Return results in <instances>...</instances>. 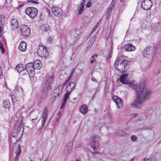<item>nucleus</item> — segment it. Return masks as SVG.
Returning a JSON list of instances; mask_svg holds the SVG:
<instances>
[{"label": "nucleus", "mask_w": 161, "mask_h": 161, "mask_svg": "<svg viewBox=\"0 0 161 161\" xmlns=\"http://www.w3.org/2000/svg\"><path fill=\"white\" fill-rule=\"evenodd\" d=\"M61 113L60 112H59L58 113V115H60V114Z\"/></svg>", "instance_id": "nucleus-60"}, {"label": "nucleus", "mask_w": 161, "mask_h": 161, "mask_svg": "<svg viewBox=\"0 0 161 161\" xmlns=\"http://www.w3.org/2000/svg\"><path fill=\"white\" fill-rule=\"evenodd\" d=\"M44 161H48V160L47 159H46V160H45Z\"/></svg>", "instance_id": "nucleus-61"}, {"label": "nucleus", "mask_w": 161, "mask_h": 161, "mask_svg": "<svg viewBox=\"0 0 161 161\" xmlns=\"http://www.w3.org/2000/svg\"><path fill=\"white\" fill-rule=\"evenodd\" d=\"M116 3V0H112L109 6L106 13V19H108L111 12L115 7Z\"/></svg>", "instance_id": "nucleus-13"}, {"label": "nucleus", "mask_w": 161, "mask_h": 161, "mask_svg": "<svg viewBox=\"0 0 161 161\" xmlns=\"http://www.w3.org/2000/svg\"><path fill=\"white\" fill-rule=\"evenodd\" d=\"M134 159V158H131L130 160L126 161H133Z\"/></svg>", "instance_id": "nucleus-55"}, {"label": "nucleus", "mask_w": 161, "mask_h": 161, "mask_svg": "<svg viewBox=\"0 0 161 161\" xmlns=\"http://www.w3.org/2000/svg\"><path fill=\"white\" fill-rule=\"evenodd\" d=\"M0 50L3 54L5 52V49L3 47V45L2 43L0 42Z\"/></svg>", "instance_id": "nucleus-38"}, {"label": "nucleus", "mask_w": 161, "mask_h": 161, "mask_svg": "<svg viewBox=\"0 0 161 161\" xmlns=\"http://www.w3.org/2000/svg\"><path fill=\"white\" fill-rule=\"evenodd\" d=\"M52 12L56 16H59L61 15L62 12L59 8L57 7H53L52 8Z\"/></svg>", "instance_id": "nucleus-16"}, {"label": "nucleus", "mask_w": 161, "mask_h": 161, "mask_svg": "<svg viewBox=\"0 0 161 161\" xmlns=\"http://www.w3.org/2000/svg\"><path fill=\"white\" fill-rule=\"evenodd\" d=\"M47 12H48V16H49V17H50V12H49V11L48 10V9H47Z\"/></svg>", "instance_id": "nucleus-54"}, {"label": "nucleus", "mask_w": 161, "mask_h": 161, "mask_svg": "<svg viewBox=\"0 0 161 161\" xmlns=\"http://www.w3.org/2000/svg\"><path fill=\"white\" fill-rule=\"evenodd\" d=\"M120 2H122L125 1V0H119Z\"/></svg>", "instance_id": "nucleus-57"}, {"label": "nucleus", "mask_w": 161, "mask_h": 161, "mask_svg": "<svg viewBox=\"0 0 161 161\" xmlns=\"http://www.w3.org/2000/svg\"><path fill=\"white\" fill-rule=\"evenodd\" d=\"M20 92L21 93H22L23 92V89L21 87L20 88Z\"/></svg>", "instance_id": "nucleus-53"}, {"label": "nucleus", "mask_w": 161, "mask_h": 161, "mask_svg": "<svg viewBox=\"0 0 161 161\" xmlns=\"http://www.w3.org/2000/svg\"><path fill=\"white\" fill-rule=\"evenodd\" d=\"M75 86V84L72 82H69L67 84L66 88L67 92L64 95L63 99V102L60 107L61 109L63 108L65 106L67 101L69 98V96L70 93L74 89Z\"/></svg>", "instance_id": "nucleus-3"}, {"label": "nucleus", "mask_w": 161, "mask_h": 161, "mask_svg": "<svg viewBox=\"0 0 161 161\" xmlns=\"http://www.w3.org/2000/svg\"><path fill=\"white\" fill-rule=\"evenodd\" d=\"M2 19H5L3 15L0 14V20H1Z\"/></svg>", "instance_id": "nucleus-47"}, {"label": "nucleus", "mask_w": 161, "mask_h": 161, "mask_svg": "<svg viewBox=\"0 0 161 161\" xmlns=\"http://www.w3.org/2000/svg\"><path fill=\"white\" fill-rule=\"evenodd\" d=\"M15 90H16V92H17V93H17V94H18V91H19V87H18L17 86H15Z\"/></svg>", "instance_id": "nucleus-50"}, {"label": "nucleus", "mask_w": 161, "mask_h": 161, "mask_svg": "<svg viewBox=\"0 0 161 161\" xmlns=\"http://www.w3.org/2000/svg\"><path fill=\"white\" fill-rule=\"evenodd\" d=\"M53 41V38L50 37H49L47 39V42L49 43H50L51 42H52Z\"/></svg>", "instance_id": "nucleus-41"}, {"label": "nucleus", "mask_w": 161, "mask_h": 161, "mask_svg": "<svg viewBox=\"0 0 161 161\" xmlns=\"http://www.w3.org/2000/svg\"><path fill=\"white\" fill-rule=\"evenodd\" d=\"M25 66L22 64H19L16 67V69L19 73L25 70Z\"/></svg>", "instance_id": "nucleus-23"}, {"label": "nucleus", "mask_w": 161, "mask_h": 161, "mask_svg": "<svg viewBox=\"0 0 161 161\" xmlns=\"http://www.w3.org/2000/svg\"><path fill=\"white\" fill-rule=\"evenodd\" d=\"M80 110L82 114H85L88 111L87 106L86 105H83L80 107Z\"/></svg>", "instance_id": "nucleus-28"}, {"label": "nucleus", "mask_w": 161, "mask_h": 161, "mask_svg": "<svg viewBox=\"0 0 161 161\" xmlns=\"http://www.w3.org/2000/svg\"><path fill=\"white\" fill-rule=\"evenodd\" d=\"M33 66L35 69H40L42 66V64L40 60H37L33 64Z\"/></svg>", "instance_id": "nucleus-21"}, {"label": "nucleus", "mask_w": 161, "mask_h": 161, "mask_svg": "<svg viewBox=\"0 0 161 161\" xmlns=\"http://www.w3.org/2000/svg\"><path fill=\"white\" fill-rule=\"evenodd\" d=\"M124 48L126 51H132L135 50L136 47L131 44H128L125 45Z\"/></svg>", "instance_id": "nucleus-19"}, {"label": "nucleus", "mask_w": 161, "mask_h": 161, "mask_svg": "<svg viewBox=\"0 0 161 161\" xmlns=\"http://www.w3.org/2000/svg\"><path fill=\"white\" fill-rule=\"evenodd\" d=\"M151 47H147L146 48L144 49V51L143 52V56L146 57L149 55V53L151 52Z\"/></svg>", "instance_id": "nucleus-24"}, {"label": "nucleus", "mask_w": 161, "mask_h": 161, "mask_svg": "<svg viewBox=\"0 0 161 161\" xmlns=\"http://www.w3.org/2000/svg\"><path fill=\"white\" fill-rule=\"evenodd\" d=\"M24 5V3H23L21 5H19L18 7H16V8L17 9H19V8L22 7Z\"/></svg>", "instance_id": "nucleus-46"}, {"label": "nucleus", "mask_w": 161, "mask_h": 161, "mask_svg": "<svg viewBox=\"0 0 161 161\" xmlns=\"http://www.w3.org/2000/svg\"><path fill=\"white\" fill-rule=\"evenodd\" d=\"M41 29L43 31L48 32L50 31L49 26L46 24H43L40 27Z\"/></svg>", "instance_id": "nucleus-25"}, {"label": "nucleus", "mask_w": 161, "mask_h": 161, "mask_svg": "<svg viewBox=\"0 0 161 161\" xmlns=\"http://www.w3.org/2000/svg\"><path fill=\"white\" fill-rule=\"evenodd\" d=\"M76 99V98H73V100H75V99Z\"/></svg>", "instance_id": "nucleus-62"}, {"label": "nucleus", "mask_w": 161, "mask_h": 161, "mask_svg": "<svg viewBox=\"0 0 161 161\" xmlns=\"http://www.w3.org/2000/svg\"><path fill=\"white\" fill-rule=\"evenodd\" d=\"M80 33L78 29L73 30L70 32V42L74 43L78 39Z\"/></svg>", "instance_id": "nucleus-8"}, {"label": "nucleus", "mask_w": 161, "mask_h": 161, "mask_svg": "<svg viewBox=\"0 0 161 161\" xmlns=\"http://www.w3.org/2000/svg\"><path fill=\"white\" fill-rule=\"evenodd\" d=\"M30 161H33V160H31Z\"/></svg>", "instance_id": "nucleus-64"}, {"label": "nucleus", "mask_w": 161, "mask_h": 161, "mask_svg": "<svg viewBox=\"0 0 161 161\" xmlns=\"http://www.w3.org/2000/svg\"><path fill=\"white\" fill-rule=\"evenodd\" d=\"M116 59L115 67L120 72L124 73L127 66V60L124 57L119 55Z\"/></svg>", "instance_id": "nucleus-2"}, {"label": "nucleus", "mask_w": 161, "mask_h": 161, "mask_svg": "<svg viewBox=\"0 0 161 161\" xmlns=\"http://www.w3.org/2000/svg\"><path fill=\"white\" fill-rule=\"evenodd\" d=\"M100 140V138L96 135H94L92 136V139L91 143H90V145L94 151H96L97 149L95 146L97 142H98Z\"/></svg>", "instance_id": "nucleus-12"}, {"label": "nucleus", "mask_w": 161, "mask_h": 161, "mask_svg": "<svg viewBox=\"0 0 161 161\" xmlns=\"http://www.w3.org/2000/svg\"><path fill=\"white\" fill-rule=\"evenodd\" d=\"M91 3H90V2H88L86 5V7H91Z\"/></svg>", "instance_id": "nucleus-48"}, {"label": "nucleus", "mask_w": 161, "mask_h": 161, "mask_svg": "<svg viewBox=\"0 0 161 161\" xmlns=\"http://www.w3.org/2000/svg\"><path fill=\"white\" fill-rule=\"evenodd\" d=\"M149 91H142L139 89L137 91V99L135 100L133 102L130 103V107L138 108L140 105L143 102L148 99L150 96Z\"/></svg>", "instance_id": "nucleus-1"}, {"label": "nucleus", "mask_w": 161, "mask_h": 161, "mask_svg": "<svg viewBox=\"0 0 161 161\" xmlns=\"http://www.w3.org/2000/svg\"><path fill=\"white\" fill-rule=\"evenodd\" d=\"M20 30L22 34L25 36H29L30 34V29L26 25H22L20 26Z\"/></svg>", "instance_id": "nucleus-10"}, {"label": "nucleus", "mask_w": 161, "mask_h": 161, "mask_svg": "<svg viewBox=\"0 0 161 161\" xmlns=\"http://www.w3.org/2000/svg\"><path fill=\"white\" fill-rule=\"evenodd\" d=\"M75 69H72V70L71 71V72L70 74L69 77L68 79V81H69V80H70V79L72 77L73 75H74V73H75Z\"/></svg>", "instance_id": "nucleus-36"}, {"label": "nucleus", "mask_w": 161, "mask_h": 161, "mask_svg": "<svg viewBox=\"0 0 161 161\" xmlns=\"http://www.w3.org/2000/svg\"><path fill=\"white\" fill-rule=\"evenodd\" d=\"M3 77V75L2 73V67L0 66V79H1Z\"/></svg>", "instance_id": "nucleus-42"}, {"label": "nucleus", "mask_w": 161, "mask_h": 161, "mask_svg": "<svg viewBox=\"0 0 161 161\" xmlns=\"http://www.w3.org/2000/svg\"><path fill=\"white\" fill-rule=\"evenodd\" d=\"M113 50V47L112 45H110V49L108 51V55L106 56V59L107 60H108L111 57V55L112 54Z\"/></svg>", "instance_id": "nucleus-31"}, {"label": "nucleus", "mask_w": 161, "mask_h": 161, "mask_svg": "<svg viewBox=\"0 0 161 161\" xmlns=\"http://www.w3.org/2000/svg\"><path fill=\"white\" fill-rule=\"evenodd\" d=\"M38 12L37 9L33 7H27L25 10L26 14L32 19L34 18L36 16Z\"/></svg>", "instance_id": "nucleus-5"}, {"label": "nucleus", "mask_w": 161, "mask_h": 161, "mask_svg": "<svg viewBox=\"0 0 161 161\" xmlns=\"http://www.w3.org/2000/svg\"><path fill=\"white\" fill-rule=\"evenodd\" d=\"M153 3L151 0H144L142 3V8L144 10H148L152 7Z\"/></svg>", "instance_id": "nucleus-11"}, {"label": "nucleus", "mask_w": 161, "mask_h": 161, "mask_svg": "<svg viewBox=\"0 0 161 161\" xmlns=\"http://www.w3.org/2000/svg\"><path fill=\"white\" fill-rule=\"evenodd\" d=\"M68 81L67 80V81L66 82L64 83V84H64V86L65 85H66V82H67Z\"/></svg>", "instance_id": "nucleus-58"}, {"label": "nucleus", "mask_w": 161, "mask_h": 161, "mask_svg": "<svg viewBox=\"0 0 161 161\" xmlns=\"http://www.w3.org/2000/svg\"><path fill=\"white\" fill-rule=\"evenodd\" d=\"M161 51V47L159 45H158L156 47L154 50V54L155 55H157L159 54Z\"/></svg>", "instance_id": "nucleus-32"}, {"label": "nucleus", "mask_w": 161, "mask_h": 161, "mask_svg": "<svg viewBox=\"0 0 161 161\" xmlns=\"http://www.w3.org/2000/svg\"><path fill=\"white\" fill-rule=\"evenodd\" d=\"M2 27L0 25V35L2 33Z\"/></svg>", "instance_id": "nucleus-52"}, {"label": "nucleus", "mask_w": 161, "mask_h": 161, "mask_svg": "<svg viewBox=\"0 0 161 161\" xmlns=\"http://www.w3.org/2000/svg\"><path fill=\"white\" fill-rule=\"evenodd\" d=\"M94 55H93L92 56V59L90 62L92 64L95 61H96V59H94Z\"/></svg>", "instance_id": "nucleus-45"}, {"label": "nucleus", "mask_w": 161, "mask_h": 161, "mask_svg": "<svg viewBox=\"0 0 161 161\" xmlns=\"http://www.w3.org/2000/svg\"><path fill=\"white\" fill-rule=\"evenodd\" d=\"M37 53L42 57L45 58L48 55V53L46 48L43 45H40L38 47Z\"/></svg>", "instance_id": "nucleus-6"}, {"label": "nucleus", "mask_w": 161, "mask_h": 161, "mask_svg": "<svg viewBox=\"0 0 161 161\" xmlns=\"http://www.w3.org/2000/svg\"><path fill=\"white\" fill-rule=\"evenodd\" d=\"M25 70H26L30 76L32 77L35 75V69L33 66V64L30 63H28L25 65Z\"/></svg>", "instance_id": "nucleus-9"}, {"label": "nucleus", "mask_w": 161, "mask_h": 161, "mask_svg": "<svg viewBox=\"0 0 161 161\" xmlns=\"http://www.w3.org/2000/svg\"><path fill=\"white\" fill-rule=\"evenodd\" d=\"M3 107L9 110L10 108V103L8 100H6L3 102Z\"/></svg>", "instance_id": "nucleus-29"}, {"label": "nucleus", "mask_w": 161, "mask_h": 161, "mask_svg": "<svg viewBox=\"0 0 161 161\" xmlns=\"http://www.w3.org/2000/svg\"><path fill=\"white\" fill-rule=\"evenodd\" d=\"M116 133L119 136H125L126 134V132L123 130L117 131Z\"/></svg>", "instance_id": "nucleus-34"}, {"label": "nucleus", "mask_w": 161, "mask_h": 161, "mask_svg": "<svg viewBox=\"0 0 161 161\" xmlns=\"http://www.w3.org/2000/svg\"><path fill=\"white\" fill-rule=\"evenodd\" d=\"M72 149V147L70 145L67 146L64 148V153L65 155H68L70 153Z\"/></svg>", "instance_id": "nucleus-26"}, {"label": "nucleus", "mask_w": 161, "mask_h": 161, "mask_svg": "<svg viewBox=\"0 0 161 161\" xmlns=\"http://www.w3.org/2000/svg\"><path fill=\"white\" fill-rule=\"evenodd\" d=\"M85 0H82V2H81L80 4H82L83 5H84V6L85 5V4H84V3L85 2Z\"/></svg>", "instance_id": "nucleus-51"}, {"label": "nucleus", "mask_w": 161, "mask_h": 161, "mask_svg": "<svg viewBox=\"0 0 161 161\" xmlns=\"http://www.w3.org/2000/svg\"><path fill=\"white\" fill-rule=\"evenodd\" d=\"M131 141L132 142H134L136 139V137L135 136L133 135L131 137Z\"/></svg>", "instance_id": "nucleus-43"}, {"label": "nucleus", "mask_w": 161, "mask_h": 161, "mask_svg": "<svg viewBox=\"0 0 161 161\" xmlns=\"http://www.w3.org/2000/svg\"><path fill=\"white\" fill-rule=\"evenodd\" d=\"M63 90V87L61 86H58L54 91L53 94V97L54 98V99L58 98L60 94H61Z\"/></svg>", "instance_id": "nucleus-14"}, {"label": "nucleus", "mask_w": 161, "mask_h": 161, "mask_svg": "<svg viewBox=\"0 0 161 161\" xmlns=\"http://www.w3.org/2000/svg\"><path fill=\"white\" fill-rule=\"evenodd\" d=\"M130 86L134 90H136V94L137 95V91L139 89L141 90L142 91H149L150 92V95H151V91L148 89H147L145 87V81L144 80H142L139 84L135 81H131L129 84Z\"/></svg>", "instance_id": "nucleus-4"}, {"label": "nucleus", "mask_w": 161, "mask_h": 161, "mask_svg": "<svg viewBox=\"0 0 161 161\" xmlns=\"http://www.w3.org/2000/svg\"><path fill=\"white\" fill-rule=\"evenodd\" d=\"M21 150L20 149V145H19L17 149L16 150L15 153L16 154V156L15 157V159L16 160L18 158V156L21 153Z\"/></svg>", "instance_id": "nucleus-33"}, {"label": "nucleus", "mask_w": 161, "mask_h": 161, "mask_svg": "<svg viewBox=\"0 0 161 161\" xmlns=\"http://www.w3.org/2000/svg\"><path fill=\"white\" fill-rule=\"evenodd\" d=\"M27 2L28 3H32L35 4H37L39 3V2H37L36 1H34V0H30L27 1Z\"/></svg>", "instance_id": "nucleus-44"}, {"label": "nucleus", "mask_w": 161, "mask_h": 161, "mask_svg": "<svg viewBox=\"0 0 161 161\" xmlns=\"http://www.w3.org/2000/svg\"><path fill=\"white\" fill-rule=\"evenodd\" d=\"M11 98L13 103H15L16 101V99L15 96L14 95H11Z\"/></svg>", "instance_id": "nucleus-37"}, {"label": "nucleus", "mask_w": 161, "mask_h": 161, "mask_svg": "<svg viewBox=\"0 0 161 161\" xmlns=\"http://www.w3.org/2000/svg\"><path fill=\"white\" fill-rule=\"evenodd\" d=\"M155 158L154 157H152L148 159L144 158L143 161H155Z\"/></svg>", "instance_id": "nucleus-35"}, {"label": "nucleus", "mask_w": 161, "mask_h": 161, "mask_svg": "<svg viewBox=\"0 0 161 161\" xmlns=\"http://www.w3.org/2000/svg\"><path fill=\"white\" fill-rule=\"evenodd\" d=\"M48 109L47 108H45L42 114V127L44 126L47 119L48 115Z\"/></svg>", "instance_id": "nucleus-15"}, {"label": "nucleus", "mask_w": 161, "mask_h": 161, "mask_svg": "<svg viewBox=\"0 0 161 161\" xmlns=\"http://www.w3.org/2000/svg\"><path fill=\"white\" fill-rule=\"evenodd\" d=\"M11 28L13 30L17 29L19 26V23L18 21H11Z\"/></svg>", "instance_id": "nucleus-27"}, {"label": "nucleus", "mask_w": 161, "mask_h": 161, "mask_svg": "<svg viewBox=\"0 0 161 161\" xmlns=\"http://www.w3.org/2000/svg\"><path fill=\"white\" fill-rule=\"evenodd\" d=\"M160 27H161V25H160V24H159V23H158L157 28H156L157 30L159 29L160 28Z\"/></svg>", "instance_id": "nucleus-49"}, {"label": "nucleus", "mask_w": 161, "mask_h": 161, "mask_svg": "<svg viewBox=\"0 0 161 161\" xmlns=\"http://www.w3.org/2000/svg\"><path fill=\"white\" fill-rule=\"evenodd\" d=\"M113 99L116 103L118 108H119L123 106L122 100L117 96H115L113 97Z\"/></svg>", "instance_id": "nucleus-18"}, {"label": "nucleus", "mask_w": 161, "mask_h": 161, "mask_svg": "<svg viewBox=\"0 0 161 161\" xmlns=\"http://www.w3.org/2000/svg\"><path fill=\"white\" fill-rule=\"evenodd\" d=\"M14 19H11V20H14Z\"/></svg>", "instance_id": "nucleus-63"}, {"label": "nucleus", "mask_w": 161, "mask_h": 161, "mask_svg": "<svg viewBox=\"0 0 161 161\" xmlns=\"http://www.w3.org/2000/svg\"><path fill=\"white\" fill-rule=\"evenodd\" d=\"M84 5H83L82 4H80L79 6H78L77 8V9L78 10V14H80L82 13L84 11Z\"/></svg>", "instance_id": "nucleus-30"}, {"label": "nucleus", "mask_w": 161, "mask_h": 161, "mask_svg": "<svg viewBox=\"0 0 161 161\" xmlns=\"http://www.w3.org/2000/svg\"><path fill=\"white\" fill-rule=\"evenodd\" d=\"M96 36H93L90 38L87 43L88 46L86 47L87 49L89 48V47H91L92 46L96 40Z\"/></svg>", "instance_id": "nucleus-20"}, {"label": "nucleus", "mask_w": 161, "mask_h": 161, "mask_svg": "<svg viewBox=\"0 0 161 161\" xmlns=\"http://www.w3.org/2000/svg\"><path fill=\"white\" fill-rule=\"evenodd\" d=\"M24 126V124L23 123H21L20 125L19 126V128L20 129V131L21 130L22 132H23L24 128L23 127Z\"/></svg>", "instance_id": "nucleus-40"}, {"label": "nucleus", "mask_w": 161, "mask_h": 161, "mask_svg": "<svg viewBox=\"0 0 161 161\" xmlns=\"http://www.w3.org/2000/svg\"><path fill=\"white\" fill-rule=\"evenodd\" d=\"M35 119H32V121H33L34 120H35Z\"/></svg>", "instance_id": "nucleus-59"}, {"label": "nucleus", "mask_w": 161, "mask_h": 161, "mask_svg": "<svg viewBox=\"0 0 161 161\" xmlns=\"http://www.w3.org/2000/svg\"><path fill=\"white\" fill-rule=\"evenodd\" d=\"M92 153H93V154H94V155L97 153L96 152H92Z\"/></svg>", "instance_id": "nucleus-56"}, {"label": "nucleus", "mask_w": 161, "mask_h": 161, "mask_svg": "<svg viewBox=\"0 0 161 161\" xmlns=\"http://www.w3.org/2000/svg\"><path fill=\"white\" fill-rule=\"evenodd\" d=\"M99 25V23H97L96 25L94 26V28L92 29V33H93L94 31H95V30L96 29V28Z\"/></svg>", "instance_id": "nucleus-39"}, {"label": "nucleus", "mask_w": 161, "mask_h": 161, "mask_svg": "<svg viewBox=\"0 0 161 161\" xmlns=\"http://www.w3.org/2000/svg\"><path fill=\"white\" fill-rule=\"evenodd\" d=\"M54 79V75L53 73H49L47 75L45 84L47 90L51 89V85L53 84Z\"/></svg>", "instance_id": "nucleus-7"}, {"label": "nucleus", "mask_w": 161, "mask_h": 161, "mask_svg": "<svg viewBox=\"0 0 161 161\" xmlns=\"http://www.w3.org/2000/svg\"><path fill=\"white\" fill-rule=\"evenodd\" d=\"M128 75L127 74L122 75L120 78V81L123 84H128V81L126 80L128 77Z\"/></svg>", "instance_id": "nucleus-22"}, {"label": "nucleus", "mask_w": 161, "mask_h": 161, "mask_svg": "<svg viewBox=\"0 0 161 161\" xmlns=\"http://www.w3.org/2000/svg\"><path fill=\"white\" fill-rule=\"evenodd\" d=\"M27 46V43L24 41H22L19 45L18 48L21 51L24 52L26 50Z\"/></svg>", "instance_id": "nucleus-17"}]
</instances>
